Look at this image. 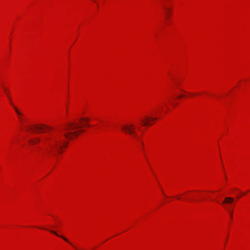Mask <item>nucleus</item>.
Wrapping results in <instances>:
<instances>
[{"mask_svg":"<svg viewBox=\"0 0 250 250\" xmlns=\"http://www.w3.org/2000/svg\"><path fill=\"white\" fill-rule=\"evenodd\" d=\"M81 121L84 122V123L79 124L76 122H70L64 125L61 131H64V136L68 140H72L76 138L81 132L83 131L82 129L83 126H90L88 122L90 119L88 118H82Z\"/></svg>","mask_w":250,"mask_h":250,"instance_id":"obj_1","label":"nucleus"},{"mask_svg":"<svg viewBox=\"0 0 250 250\" xmlns=\"http://www.w3.org/2000/svg\"><path fill=\"white\" fill-rule=\"evenodd\" d=\"M48 148L47 151L54 155V152L55 150H60L63 146L66 145L62 140L61 137H58L52 139L48 144Z\"/></svg>","mask_w":250,"mask_h":250,"instance_id":"obj_2","label":"nucleus"},{"mask_svg":"<svg viewBox=\"0 0 250 250\" xmlns=\"http://www.w3.org/2000/svg\"><path fill=\"white\" fill-rule=\"evenodd\" d=\"M122 129L125 133L132 135L135 138H137V136L135 133V127L131 123L125 124L122 125Z\"/></svg>","mask_w":250,"mask_h":250,"instance_id":"obj_3","label":"nucleus"},{"mask_svg":"<svg viewBox=\"0 0 250 250\" xmlns=\"http://www.w3.org/2000/svg\"><path fill=\"white\" fill-rule=\"evenodd\" d=\"M46 129H51V128L44 125H35L33 126L28 125L27 126V130L31 131L32 132L37 131V132H39L40 130L43 131Z\"/></svg>","mask_w":250,"mask_h":250,"instance_id":"obj_4","label":"nucleus"},{"mask_svg":"<svg viewBox=\"0 0 250 250\" xmlns=\"http://www.w3.org/2000/svg\"><path fill=\"white\" fill-rule=\"evenodd\" d=\"M157 119V118H152L146 116L145 117V120L142 119L141 120V121L142 123V125L144 126H146L148 125H151V124L150 123L151 121L156 120Z\"/></svg>","mask_w":250,"mask_h":250,"instance_id":"obj_5","label":"nucleus"},{"mask_svg":"<svg viewBox=\"0 0 250 250\" xmlns=\"http://www.w3.org/2000/svg\"><path fill=\"white\" fill-rule=\"evenodd\" d=\"M234 201V199L232 197H227L224 199V201L222 202V204H230Z\"/></svg>","mask_w":250,"mask_h":250,"instance_id":"obj_6","label":"nucleus"},{"mask_svg":"<svg viewBox=\"0 0 250 250\" xmlns=\"http://www.w3.org/2000/svg\"><path fill=\"white\" fill-rule=\"evenodd\" d=\"M48 230H49L51 233H53V234H54L55 235L62 238V239H63L64 241H65L66 242L69 243L70 244V243L69 242V241L68 240V239L67 238H66L65 237H64V236H63L62 235H59L56 231H54V230H51V229H47Z\"/></svg>","mask_w":250,"mask_h":250,"instance_id":"obj_7","label":"nucleus"},{"mask_svg":"<svg viewBox=\"0 0 250 250\" xmlns=\"http://www.w3.org/2000/svg\"><path fill=\"white\" fill-rule=\"evenodd\" d=\"M14 108L16 113L19 116V119L21 120V122H23L24 121V119L22 118L21 113L18 109V108L16 106H14Z\"/></svg>","mask_w":250,"mask_h":250,"instance_id":"obj_8","label":"nucleus"},{"mask_svg":"<svg viewBox=\"0 0 250 250\" xmlns=\"http://www.w3.org/2000/svg\"><path fill=\"white\" fill-rule=\"evenodd\" d=\"M3 89H4V91H5V92L6 94L7 95V97H8V99H9V102H10V104H11L13 107H14V106H14V104H13V103H12V101H11V97H10V96H9V92H8V91L7 90V89H6L5 88L3 87Z\"/></svg>","mask_w":250,"mask_h":250,"instance_id":"obj_9","label":"nucleus"},{"mask_svg":"<svg viewBox=\"0 0 250 250\" xmlns=\"http://www.w3.org/2000/svg\"><path fill=\"white\" fill-rule=\"evenodd\" d=\"M40 141L39 138H35V139H32L29 141V142L31 144L34 145L36 143L39 142Z\"/></svg>","mask_w":250,"mask_h":250,"instance_id":"obj_10","label":"nucleus"},{"mask_svg":"<svg viewBox=\"0 0 250 250\" xmlns=\"http://www.w3.org/2000/svg\"><path fill=\"white\" fill-rule=\"evenodd\" d=\"M225 208L229 212V213L230 214V217L232 218V210L231 209H230L228 207H225Z\"/></svg>","mask_w":250,"mask_h":250,"instance_id":"obj_11","label":"nucleus"},{"mask_svg":"<svg viewBox=\"0 0 250 250\" xmlns=\"http://www.w3.org/2000/svg\"><path fill=\"white\" fill-rule=\"evenodd\" d=\"M163 7H164V8L166 10H167V11H169V9L168 8H167V7H166V6H165V5H164V4H163Z\"/></svg>","mask_w":250,"mask_h":250,"instance_id":"obj_12","label":"nucleus"},{"mask_svg":"<svg viewBox=\"0 0 250 250\" xmlns=\"http://www.w3.org/2000/svg\"><path fill=\"white\" fill-rule=\"evenodd\" d=\"M177 199L178 200H181V198L180 197H179V196L177 197Z\"/></svg>","mask_w":250,"mask_h":250,"instance_id":"obj_13","label":"nucleus"},{"mask_svg":"<svg viewBox=\"0 0 250 250\" xmlns=\"http://www.w3.org/2000/svg\"><path fill=\"white\" fill-rule=\"evenodd\" d=\"M182 97H183V96H182V95H180V96H179L178 98H182Z\"/></svg>","mask_w":250,"mask_h":250,"instance_id":"obj_14","label":"nucleus"}]
</instances>
